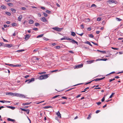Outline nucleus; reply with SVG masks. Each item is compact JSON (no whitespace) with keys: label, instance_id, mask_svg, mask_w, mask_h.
<instances>
[{"label":"nucleus","instance_id":"aec40b11","mask_svg":"<svg viewBox=\"0 0 123 123\" xmlns=\"http://www.w3.org/2000/svg\"><path fill=\"white\" fill-rule=\"evenodd\" d=\"M6 107L8 108H9L11 109H12V110H14L15 108V107H14L11 106H7Z\"/></svg>","mask_w":123,"mask_h":123},{"label":"nucleus","instance_id":"4be33fe9","mask_svg":"<svg viewBox=\"0 0 123 123\" xmlns=\"http://www.w3.org/2000/svg\"><path fill=\"white\" fill-rule=\"evenodd\" d=\"M7 4L8 5L12 7L13 6V4L11 3H8Z\"/></svg>","mask_w":123,"mask_h":123},{"label":"nucleus","instance_id":"09e8293b","mask_svg":"<svg viewBox=\"0 0 123 123\" xmlns=\"http://www.w3.org/2000/svg\"><path fill=\"white\" fill-rule=\"evenodd\" d=\"M96 7V6L94 4H93L91 6V7Z\"/></svg>","mask_w":123,"mask_h":123},{"label":"nucleus","instance_id":"de8ad7c7","mask_svg":"<svg viewBox=\"0 0 123 123\" xmlns=\"http://www.w3.org/2000/svg\"><path fill=\"white\" fill-rule=\"evenodd\" d=\"M89 37L91 38H92L93 37V36L92 34H91L89 35Z\"/></svg>","mask_w":123,"mask_h":123},{"label":"nucleus","instance_id":"f257e3e1","mask_svg":"<svg viewBox=\"0 0 123 123\" xmlns=\"http://www.w3.org/2000/svg\"><path fill=\"white\" fill-rule=\"evenodd\" d=\"M49 75V74H44L41 75L39 77L38 79L40 80L45 79L48 78Z\"/></svg>","mask_w":123,"mask_h":123},{"label":"nucleus","instance_id":"ea45409f","mask_svg":"<svg viewBox=\"0 0 123 123\" xmlns=\"http://www.w3.org/2000/svg\"><path fill=\"white\" fill-rule=\"evenodd\" d=\"M91 27H89L87 29V30L89 31H90L91 30Z\"/></svg>","mask_w":123,"mask_h":123},{"label":"nucleus","instance_id":"473e14b6","mask_svg":"<svg viewBox=\"0 0 123 123\" xmlns=\"http://www.w3.org/2000/svg\"><path fill=\"white\" fill-rule=\"evenodd\" d=\"M25 50L24 49H21V50H17V51L18 52H23Z\"/></svg>","mask_w":123,"mask_h":123},{"label":"nucleus","instance_id":"1a4fd4ad","mask_svg":"<svg viewBox=\"0 0 123 123\" xmlns=\"http://www.w3.org/2000/svg\"><path fill=\"white\" fill-rule=\"evenodd\" d=\"M8 65H9L10 66H11L12 67H19L21 66V65H19V64H17V65H13V64H8Z\"/></svg>","mask_w":123,"mask_h":123},{"label":"nucleus","instance_id":"864d4df0","mask_svg":"<svg viewBox=\"0 0 123 123\" xmlns=\"http://www.w3.org/2000/svg\"><path fill=\"white\" fill-rule=\"evenodd\" d=\"M80 26L81 27V29H83L84 28V25L83 24L81 25H80Z\"/></svg>","mask_w":123,"mask_h":123},{"label":"nucleus","instance_id":"3c124183","mask_svg":"<svg viewBox=\"0 0 123 123\" xmlns=\"http://www.w3.org/2000/svg\"><path fill=\"white\" fill-rule=\"evenodd\" d=\"M46 12L48 13H49L51 12L49 10H47L46 11Z\"/></svg>","mask_w":123,"mask_h":123},{"label":"nucleus","instance_id":"4468645a","mask_svg":"<svg viewBox=\"0 0 123 123\" xmlns=\"http://www.w3.org/2000/svg\"><path fill=\"white\" fill-rule=\"evenodd\" d=\"M56 114L57 115V116L59 117L60 118H61V115L60 113V112H59V111H58L57 112V113H56Z\"/></svg>","mask_w":123,"mask_h":123},{"label":"nucleus","instance_id":"9b49d317","mask_svg":"<svg viewBox=\"0 0 123 123\" xmlns=\"http://www.w3.org/2000/svg\"><path fill=\"white\" fill-rule=\"evenodd\" d=\"M105 78V77H104L102 78H97L96 79H95L93 80L92 81H94V80L95 81H99V80H102L103 79Z\"/></svg>","mask_w":123,"mask_h":123},{"label":"nucleus","instance_id":"4c0bfd02","mask_svg":"<svg viewBox=\"0 0 123 123\" xmlns=\"http://www.w3.org/2000/svg\"><path fill=\"white\" fill-rule=\"evenodd\" d=\"M117 20L118 21H120L122 20V19L120 18H116Z\"/></svg>","mask_w":123,"mask_h":123},{"label":"nucleus","instance_id":"393cba45","mask_svg":"<svg viewBox=\"0 0 123 123\" xmlns=\"http://www.w3.org/2000/svg\"><path fill=\"white\" fill-rule=\"evenodd\" d=\"M11 10L13 13H15L16 12V10L15 9L12 8L11 9Z\"/></svg>","mask_w":123,"mask_h":123},{"label":"nucleus","instance_id":"b1692460","mask_svg":"<svg viewBox=\"0 0 123 123\" xmlns=\"http://www.w3.org/2000/svg\"><path fill=\"white\" fill-rule=\"evenodd\" d=\"M52 107L51 106H45V107H43V108L45 109H48L49 108H52Z\"/></svg>","mask_w":123,"mask_h":123},{"label":"nucleus","instance_id":"8fccbe9b","mask_svg":"<svg viewBox=\"0 0 123 123\" xmlns=\"http://www.w3.org/2000/svg\"><path fill=\"white\" fill-rule=\"evenodd\" d=\"M43 39L47 41L49 40V39L47 38L44 37L43 38Z\"/></svg>","mask_w":123,"mask_h":123},{"label":"nucleus","instance_id":"f03ea898","mask_svg":"<svg viewBox=\"0 0 123 123\" xmlns=\"http://www.w3.org/2000/svg\"><path fill=\"white\" fill-rule=\"evenodd\" d=\"M14 96H15L18 97H20L21 98H26V96L24 95L17 93H14Z\"/></svg>","mask_w":123,"mask_h":123},{"label":"nucleus","instance_id":"72a5a7b5","mask_svg":"<svg viewBox=\"0 0 123 123\" xmlns=\"http://www.w3.org/2000/svg\"><path fill=\"white\" fill-rule=\"evenodd\" d=\"M5 46L6 47H7L9 48H10L11 47V45L10 44H6L5 45Z\"/></svg>","mask_w":123,"mask_h":123},{"label":"nucleus","instance_id":"423d86ee","mask_svg":"<svg viewBox=\"0 0 123 123\" xmlns=\"http://www.w3.org/2000/svg\"><path fill=\"white\" fill-rule=\"evenodd\" d=\"M70 42L72 43H73L74 44L75 43L77 44H78V42L75 41L73 39H71L70 38Z\"/></svg>","mask_w":123,"mask_h":123},{"label":"nucleus","instance_id":"a19ab883","mask_svg":"<svg viewBox=\"0 0 123 123\" xmlns=\"http://www.w3.org/2000/svg\"><path fill=\"white\" fill-rule=\"evenodd\" d=\"M111 48L112 49L114 50H118L119 49L118 48H114L112 47H111Z\"/></svg>","mask_w":123,"mask_h":123},{"label":"nucleus","instance_id":"cd10ccee","mask_svg":"<svg viewBox=\"0 0 123 123\" xmlns=\"http://www.w3.org/2000/svg\"><path fill=\"white\" fill-rule=\"evenodd\" d=\"M71 35L72 36H74L76 34L74 32H71Z\"/></svg>","mask_w":123,"mask_h":123},{"label":"nucleus","instance_id":"7ed1b4c3","mask_svg":"<svg viewBox=\"0 0 123 123\" xmlns=\"http://www.w3.org/2000/svg\"><path fill=\"white\" fill-rule=\"evenodd\" d=\"M52 29L55 31L58 32L61 31L62 30V28H59L58 27H53L52 28Z\"/></svg>","mask_w":123,"mask_h":123},{"label":"nucleus","instance_id":"603ef678","mask_svg":"<svg viewBox=\"0 0 123 123\" xmlns=\"http://www.w3.org/2000/svg\"><path fill=\"white\" fill-rule=\"evenodd\" d=\"M56 49H59L60 48V47L59 46H57L55 47Z\"/></svg>","mask_w":123,"mask_h":123},{"label":"nucleus","instance_id":"a18cd8bd","mask_svg":"<svg viewBox=\"0 0 123 123\" xmlns=\"http://www.w3.org/2000/svg\"><path fill=\"white\" fill-rule=\"evenodd\" d=\"M59 96V95H57L55 96H54V97H53L52 98H56L57 97H58Z\"/></svg>","mask_w":123,"mask_h":123},{"label":"nucleus","instance_id":"69168bd1","mask_svg":"<svg viewBox=\"0 0 123 123\" xmlns=\"http://www.w3.org/2000/svg\"><path fill=\"white\" fill-rule=\"evenodd\" d=\"M34 57L35 58V60H39V58H36V57Z\"/></svg>","mask_w":123,"mask_h":123},{"label":"nucleus","instance_id":"e433bc0d","mask_svg":"<svg viewBox=\"0 0 123 123\" xmlns=\"http://www.w3.org/2000/svg\"><path fill=\"white\" fill-rule=\"evenodd\" d=\"M12 26H16L17 24L15 23H13L12 24Z\"/></svg>","mask_w":123,"mask_h":123},{"label":"nucleus","instance_id":"dca6fc26","mask_svg":"<svg viewBox=\"0 0 123 123\" xmlns=\"http://www.w3.org/2000/svg\"><path fill=\"white\" fill-rule=\"evenodd\" d=\"M0 8L2 9H5L6 8V7L4 5H2L0 6Z\"/></svg>","mask_w":123,"mask_h":123},{"label":"nucleus","instance_id":"e2e57ef3","mask_svg":"<svg viewBox=\"0 0 123 123\" xmlns=\"http://www.w3.org/2000/svg\"><path fill=\"white\" fill-rule=\"evenodd\" d=\"M81 95V94H79L78 95H77V96H76V98H78L79 97H80V96Z\"/></svg>","mask_w":123,"mask_h":123},{"label":"nucleus","instance_id":"a878e982","mask_svg":"<svg viewBox=\"0 0 123 123\" xmlns=\"http://www.w3.org/2000/svg\"><path fill=\"white\" fill-rule=\"evenodd\" d=\"M86 43L88 44L91 46H92V45L91 44V43L89 41H87L85 42Z\"/></svg>","mask_w":123,"mask_h":123},{"label":"nucleus","instance_id":"0e129e2a","mask_svg":"<svg viewBox=\"0 0 123 123\" xmlns=\"http://www.w3.org/2000/svg\"><path fill=\"white\" fill-rule=\"evenodd\" d=\"M115 80V78H114L113 79H111L109 81L110 82H111L112 81L114 80Z\"/></svg>","mask_w":123,"mask_h":123},{"label":"nucleus","instance_id":"5fc2aeb1","mask_svg":"<svg viewBox=\"0 0 123 123\" xmlns=\"http://www.w3.org/2000/svg\"><path fill=\"white\" fill-rule=\"evenodd\" d=\"M101 103L100 102H97L96 103L98 105H99L100 104H101Z\"/></svg>","mask_w":123,"mask_h":123},{"label":"nucleus","instance_id":"412c9836","mask_svg":"<svg viewBox=\"0 0 123 123\" xmlns=\"http://www.w3.org/2000/svg\"><path fill=\"white\" fill-rule=\"evenodd\" d=\"M94 60H91L90 61H87V62L88 63V64H90L92 63H93L94 61Z\"/></svg>","mask_w":123,"mask_h":123},{"label":"nucleus","instance_id":"4d7b16f0","mask_svg":"<svg viewBox=\"0 0 123 123\" xmlns=\"http://www.w3.org/2000/svg\"><path fill=\"white\" fill-rule=\"evenodd\" d=\"M91 42L95 45H98V44L96 43H95L93 42Z\"/></svg>","mask_w":123,"mask_h":123},{"label":"nucleus","instance_id":"49530a36","mask_svg":"<svg viewBox=\"0 0 123 123\" xmlns=\"http://www.w3.org/2000/svg\"><path fill=\"white\" fill-rule=\"evenodd\" d=\"M39 25L40 24L38 23H35V25L37 26Z\"/></svg>","mask_w":123,"mask_h":123},{"label":"nucleus","instance_id":"f3484780","mask_svg":"<svg viewBox=\"0 0 123 123\" xmlns=\"http://www.w3.org/2000/svg\"><path fill=\"white\" fill-rule=\"evenodd\" d=\"M7 120L8 121H12L13 122L15 121V119H11L10 118H8L7 119Z\"/></svg>","mask_w":123,"mask_h":123},{"label":"nucleus","instance_id":"6ab92c4d","mask_svg":"<svg viewBox=\"0 0 123 123\" xmlns=\"http://www.w3.org/2000/svg\"><path fill=\"white\" fill-rule=\"evenodd\" d=\"M97 51L100 52H102L103 54H105L106 53V52L105 51H101V50H98L97 49Z\"/></svg>","mask_w":123,"mask_h":123},{"label":"nucleus","instance_id":"774afa93","mask_svg":"<svg viewBox=\"0 0 123 123\" xmlns=\"http://www.w3.org/2000/svg\"><path fill=\"white\" fill-rule=\"evenodd\" d=\"M29 77V75H26L25 76V78H27Z\"/></svg>","mask_w":123,"mask_h":123},{"label":"nucleus","instance_id":"c03bdc74","mask_svg":"<svg viewBox=\"0 0 123 123\" xmlns=\"http://www.w3.org/2000/svg\"><path fill=\"white\" fill-rule=\"evenodd\" d=\"M91 115L90 114H89L88 115V117L87 118V119H90V118H91Z\"/></svg>","mask_w":123,"mask_h":123},{"label":"nucleus","instance_id":"338daca9","mask_svg":"<svg viewBox=\"0 0 123 123\" xmlns=\"http://www.w3.org/2000/svg\"><path fill=\"white\" fill-rule=\"evenodd\" d=\"M26 9L25 7H22L21 8V9L23 10H25Z\"/></svg>","mask_w":123,"mask_h":123},{"label":"nucleus","instance_id":"052dcab7","mask_svg":"<svg viewBox=\"0 0 123 123\" xmlns=\"http://www.w3.org/2000/svg\"><path fill=\"white\" fill-rule=\"evenodd\" d=\"M33 30H35V31H37L38 30V29L37 28H34L33 29Z\"/></svg>","mask_w":123,"mask_h":123},{"label":"nucleus","instance_id":"f704fd0d","mask_svg":"<svg viewBox=\"0 0 123 123\" xmlns=\"http://www.w3.org/2000/svg\"><path fill=\"white\" fill-rule=\"evenodd\" d=\"M14 93H12L9 92V95L11 96H14Z\"/></svg>","mask_w":123,"mask_h":123},{"label":"nucleus","instance_id":"37998d69","mask_svg":"<svg viewBox=\"0 0 123 123\" xmlns=\"http://www.w3.org/2000/svg\"><path fill=\"white\" fill-rule=\"evenodd\" d=\"M101 18H97V20L98 21H100L101 20Z\"/></svg>","mask_w":123,"mask_h":123},{"label":"nucleus","instance_id":"58836bf2","mask_svg":"<svg viewBox=\"0 0 123 123\" xmlns=\"http://www.w3.org/2000/svg\"><path fill=\"white\" fill-rule=\"evenodd\" d=\"M115 94V93H112L111 95L110 96L109 98H111L112 97L113 95H114Z\"/></svg>","mask_w":123,"mask_h":123},{"label":"nucleus","instance_id":"bf43d9fd","mask_svg":"<svg viewBox=\"0 0 123 123\" xmlns=\"http://www.w3.org/2000/svg\"><path fill=\"white\" fill-rule=\"evenodd\" d=\"M5 100H0V102L2 103H5Z\"/></svg>","mask_w":123,"mask_h":123},{"label":"nucleus","instance_id":"680f3d73","mask_svg":"<svg viewBox=\"0 0 123 123\" xmlns=\"http://www.w3.org/2000/svg\"><path fill=\"white\" fill-rule=\"evenodd\" d=\"M100 111L99 110H98L96 111V113H98Z\"/></svg>","mask_w":123,"mask_h":123},{"label":"nucleus","instance_id":"bb28decb","mask_svg":"<svg viewBox=\"0 0 123 123\" xmlns=\"http://www.w3.org/2000/svg\"><path fill=\"white\" fill-rule=\"evenodd\" d=\"M89 88L88 87H87L85 89H84V91H82L81 92H85L86 91V90L89 89Z\"/></svg>","mask_w":123,"mask_h":123},{"label":"nucleus","instance_id":"79ce46f5","mask_svg":"<svg viewBox=\"0 0 123 123\" xmlns=\"http://www.w3.org/2000/svg\"><path fill=\"white\" fill-rule=\"evenodd\" d=\"M43 14L45 17H47L48 16V14L45 12H43Z\"/></svg>","mask_w":123,"mask_h":123},{"label":"nucleus","instance_id":"9d476101","mask_svg":"<svg viewBox=\"0 0 123 123\" xmlns=\"http://www.w3.org/2000/svg\"><path fill=\"white\" fill-rule=\"evenodd\" d=\"M43 49L47 51L50 50V48L49 47H46L44 48Z\"/></svg>","mask_w":123,"mask_h":123},{"label":"nucleus","instance_id":"13d9d810","mask_svg":"<svg viewBox=\"0 0 123 123\" xmlns=\"http://www.w3.org/2000/svg\"><path fill=\"white\" fill-rule=\"evenodd\" d=\"M64 40H65V39H67L68 40H69V38L68 37H64Z\"/></svg>","mask_w":123,"mask_h":123},{"label":"nucleus","instance_id":"c85d7f7f","mask_svg":"<svg viewBox=\"0 0 123 123\" xmlns=\"http://www.w3.org/2000/svg\"><path fill=\"white\" fill-rule=\"evenodd\" d=\"M43 34H42L41 35H38V36H37V38H39L40 37H42V36H43Z\"/></svg>","mask_w":123,"mask_h":123},{"label":"nucleus","instance_id":"2f4dec72","mask_svg":"<svg viewBox=\"0 0 123 123\" xmlns=\"http://www.w3.org/2000/svg\"><path fill=\"white\" fill-rule=\"evenodd\" d=\"M27 21L25 20L23 23V24L24 25V27H26L25 25L27 24Z\"/></svg>","mask_w":123,"mask_h":123},{"label":"nucleus","instance_id":"6e6552de","mask_svg":"<svg viewBox=\"0 0 123 123\" xmlns=\"http://www.w3.org/2000/svg\"><path fill=\"white\" fill-rule=\"evenodd\" d=\"M43 22H47V23H46L47 24L48 23V21L44 17H43L42 18H41L40 19Z\"/></svg>","mask_w":123,"mask_h":123},{"label":"nucleus","instance_id":"39448f33","mask_svg":"<svg viewBox=\"0 0 123 123\" xmlns=\"http://www.w3.org/2000/svg\"><path fill=\"white\" fill-rule=\"evenodd\" d=\"M83 66V64H81L76 65L74 67V69H78L82 67Z\"/></svg>","mask_w":123,"mask_h":123},{"label":"nucleus","instance_id":"ddd939ff","mask_svg":"<svg viewBox=\"0 0 123 123\" xmlns=\"http://www.w3.org/2000/svg\"><path fill=\"white\" fill-rule=\"evenodd\" d=\"M30 36L28 35H26L25 39L26 40H28L30 37Z\"/></svg>","mask_w":123,"mask_h":123},{"label":"nucleus","instance_id":"7c9ffc66","mask_svg":"<svg viewBox=\"0 0 123 123\" xmlns=\"http://www.w3.org/2000/svg\"><path fill=\"white\" fill-rule=\"evenodd\" d=\"M34 22V21L32 20H30L29 21V23L30 24H33Z\"/></svg>","mask_w":123,"mask_h":123},{"label":"nucleus","instance_id":"0eeeda50","mask_svg":"<svg viewBox=\"0 0 123 123\" xmlns=\"http://www.w3.org/2000/svg\"><path fill=\"white\" fill-rule=\"evenodd\" d=\"M20 109L21 110H22V111H26V112L27 113V114H29V112H30V110L29 109H24L22 108H20Z\"/></svg>","mask_w":123,"mask_h":123},{"label":"nucleus","instance_id":"5701e85b","mask_svg":"<svg viewBox=\"0 0 123 123\" xmlns=\"http://www.w3.org/2000/svg\"><path fill=\"white\" fill-rule=\"evenodd\" d=\"M46 72L45 71H43V72H41L38 73V74H46Z\"/></svg>","mask_w":123,"mask_h":123},{"label":"nucleus","instance_id":"20e7f679","mask_svg":"<svg viewBox=\"0 0 123 123\" xmlns=\"http://www.w3.org/2000/svg\"><path fill=\"white\" fill-rule=\"evenodd\" d=\"M35 80V79L34 78H31V80L29 79L28 80H26L25 81V82H27H27L28 84H29L32 81H34Z\"/></svg>","mask_w":123,"mask_h":123},{"label":"nucleus","instance_id":"c756f323","mask_svg":"<svg viewBox=\"0 0 123 123\" xmlns=\"http://www.w3.org/2000/svg\"><path fill=\"white\" fill-rule=\"evenodd\" d=\"M107 60V59H101L100 60H98L97 59L96 60V61H97L98 60H102V61H106Z\"/></svg>","mask_w":123,"mask_h":123},{"label":"nucleus","instance_id":"6e6d98bb","mask_svg":"<svg viewBox=\"0 0 123 123\" xmlns=\"http://www.w3.org/2000/svg\"><path fill=\"white\" fill-rule=\"evenodd\" d=\"M105 100V97H103L102 98V99L101 100V101L102 102H103L104 101V100Z\"/></svg>","mask_w":123,"mask_h":123},{"label":"nucleus","instance_id":"c9c22d12","mask_svg":"<svg viewBox=\"0 0 123 123\" xmlns=\"http://www.w3.org/2000/svg\"><path fill=\"white\" fill-rule=\"evenodd\" d=\"M6 14L8 16H10L11 14L10 12H6Z\"/></svg>","mask_w":123,"mask_h":123},{"label":"nucleus","instance_id":"f8f14e48","mask_svg":"<svg viewBox=\"0 0 123 123\" xmlns=\"http://www.w3.org/2000/svg\"><path fill=\"white\" fill-rule=\"evenodd\" d=\"M108 2V3L109 4H111L112 3H115L116 1H114V0H109Z\"/></svg>","mask_w":123,"mask_h":123},{"label":"nucleus","instance_id":"2eb2a0df","mask_svg":"<svg viewBox=\"0 0 123 123\" xmlns=\"http://www.w3.org/2000/svg\"><path fill=\"white\" fill-rule=\"evenodd\" d=\"M22 18V15H20L18 17V20L19 21H21V19Z\"/></svg>","mask_w":123,"mask_h":123},{"label":"nucleus","instance_id":"a211bd4d","mask_svg":"<svg viewBox=\"0 0 123 123\" xmlns=\"http://www.w3.org/2000/svg\"><path fill=\"white\" fill-rule=\"evenodd\" d=\"M31 102H30V103H23L22 104V105H30L31 103Z\"/></svg>","mask_w":123,"mask_h":123}]
</instances>
